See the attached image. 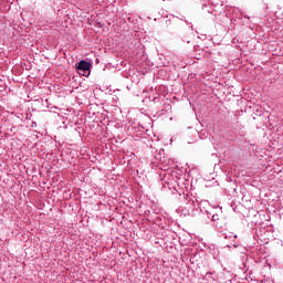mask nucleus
Wrapping results in <instances>:
<instances>
[{
  "label": "nucleus",
  "mask_w": 283,
  "mask_h": 283,
  "mask_svg": "<svg viewBox=\"0 0 283 283\" xmlns=\"http://www.w3.org/2000/svg\"><path fill=\"white\" fill-rule=\"evenodd\" d=\"M75 70H77L82 76H90V74H92V64L82 60L75 64Z\"/></svg>",
  "instance_id": "nucleus-1"
},
{
  "label": "nucleus",
  "mask_w": 283,
  "mask_h": 283,
  "mask_svg": "<svg viewBox=\"0 0 283 283\" xmlns=\"http://www.w3.org/2000/svg\"><path fill=\"white\" fill-rule=\"evenodd\" d=\"M178 23H180V20L178 19L166 20L167 28H178Z\"/></svg>",
  "instance_id": "nucleus-2"
},
{
  "label": "nucleus",
  "mask_w": 283,
  "mask_h": 283,
  "mask_svg": "<svg viewBox=\"0 0 283 283\" xmlns=\"http://www.w3.org/2000/svg\"><path fill=\"white\" fill-rule=\"evenodd\" d=\"M219 220H220V214L214 213V214L212 216V222H217V223H218Z\"/></svg>",
  "instance_id": "nucleus-3"
},
{
  "label": "nucleus",
  "mask_w": 283,
  "mask_h": 283,
  "mask_svg": "<svg viewBox=\"0 0 283 283\" xmlns=\"http://www.w3.org/2000/svg\"><path fill=\"white\" fill-rule=\"evenodd\" d=\"M182 41L184 43H190V41L187 38H185Z\"/></svg>",
  "instance_id": "nucleus-4"
}]
</instances>
